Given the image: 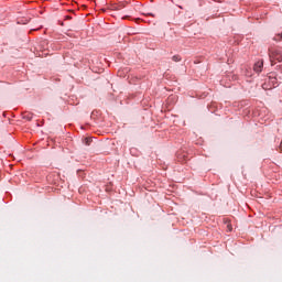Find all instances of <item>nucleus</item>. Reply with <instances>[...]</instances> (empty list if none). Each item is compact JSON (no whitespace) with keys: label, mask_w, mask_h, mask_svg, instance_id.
<instances>
[{"label":"nucleus","mask_w":282,"mask_h":282,"mask_svg":"<svg viewBox=\"0 0 282 282\" xmlns=\"http://www.w3.org/2000/svg\"><path fill=\"white\" fill-rule=\"evenodd\" d=\"M280 151H282V141H281V143H280Z\"/></svg>","instance_id":"423d86ee"},{"label":"nucleus","mask_w":282,"mask_h":282,"mask_svg":"<svg viewBox=\"0 0 282 282\" xmlns=\"http://www.w3.org/2000/svg\"><path fill=\"white\" fill-rule=\"evenodd\" d=\"M273 41H282V33L273 37Z\"/></svg>","instance_id":"20e7f679"},{"label":"nucleus","mask_w":282,"mask_h":282,"mask_svg":"<svg viewBox=\"0 0 282 282\" xmlns=\"http://www.w3.org/2000/svg\"><path fill=\"white\" fill-rule=\"evenodd\" d=\"M90 143H91V139L86 138V139H85V145H86V147H89Z\"/></svg>","instance_id":"39448f33"},{"label":"nucleus","mask_w":282,"mask_h":282,"mask_svg":"<svg viewBox=\"0 0 282 282\" xmlns=\"http://www.w3.org/2000/svg\"><path fill=\"white\" fill-rule=\"evenodd\" d=\"M269 56L271 65H274V61H278V63H282V54L278 50L269 48Z\"/></svg>","instance_id":"f257e3e1"},{"label":"nucleus","mask_w":282,"mask_h":282,"mask_svg":"<svg viewBox=\"0 0 282 282\" xmlns=\"http://www.w3.org/2000/svg\"><path fill=\"white\" fill-rule=\"evenodd\" d=\"M172 61H174V63H180V61H182V56H180V55H174V56L172 57Z\"/></svg>","instance_id":"7ed1b4c3"},{"label":"nucleus","mask_w":282,"mask_h":282,"mask_svg":"<svg viewBox=\"0 0 282 282\" xmlns=\"http://www.w3.org/2000/svg\"><path fill=\"white\" fill-rule=\"evenodd\" d=\"M263 69V61H259L253 65V70L257 72V74H261Z\"/></svg>","instance_id":"f03ea898"}]
</instances>
